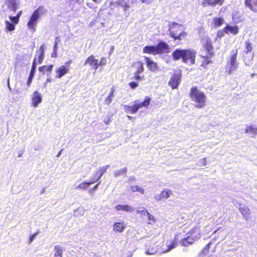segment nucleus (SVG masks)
I'll list each match as a JSON object with an SVG mask.
<instances>
[{
	"mask_svg": "<svg viewBox=\"0 0 257 257\" xmlns=\"http://www.w3.org/2000/svg\"><path fill=\"white\" fill-rule=\"evenodd\" d=\"M180 79L179 76L175 75L173 76L169 82V85L173 89L176 88L180 83Z\"/></svg>",
	"mask_w": 257,
	"mask_h": 257,
	"instance_id": "21",
	"label": "nucleus"
},
{
	"mask_svg": "<svg viewBox=\"0 0 257 257\" xmlns=\"http://www.w3.org/2000/svg\"><path fill=\"white\" fill-rule=\"evenodd\" d=\"M17 0H6L7 4L11 7L14 11H16L17 7Z\"/></svg>",
	"mask_w": 257,
	"mask_h": 257,
	"instance_id": "31",
	"label": "nucleus"
},
{
	"mask_svg": "<svg viewBox=\"0 0 257 257\" xmlns=\"http://www.w3.org/2000/svg\"><path fill=\"white\" fill-rule=\"evenodd\" d=\"M46 49V46L45 44H42L40 48L38 51L37 52V54L38 55V58H36L37 59V64H41L42 61H43V59L44 58V52L45 50Z\"/></svg>",
	"mask_w": 257,
	"mask_h": 257,
	"instance_id": "18",
	"label": "nucleus"
},
{
	"mask_svg": "<svg viewBox=\"0 0 257 257\" xmlns=\"http://www.w3.org/2000/svg\"><path fill=\"white\" fill-rule=\"evenodd\" d=\"M139 74H136V72H135L134 78L137 80H143L144 79V77L140 76Z\"/></svg>",
	"mask_w": 257,
	"mask_h": 257,
	"instance_id": "42",
	"label": "nucleus"
},
{
	"mask_svg": "<svg viewBox=\"0 0 257 257\" xmlns=\"http://www.w3.org/2000/svg\"><path fill=\"white\" fill-rule=\"evenodd\" d=\"M237 54V52L236 50L233 51L230 57V60L228 62V65L229 66V70L228 71V74H232L238 67V63L236 60Z\"/></svg>",
	"mask_w": 257,
	"mask_h": 257,
	"instance_id": "9",
	"label": "nucleus"
},
{
	"mask_svg": "<svg viewBox=\"0 0 257 257\" xmlns=\"http://www.w3.org/2000/svg\"><path fill=\"white\" fill-rule=\"evenodd\" d=\"M224 32L225 34L227 35L232 34V35H236L238 33L239 28L237 26H231L226 24V26L224 28Z\"/></svg>",
	"mask_w": 257,
	"mask_h": 257,
	"instance_id": "13",
	"label": "nucleus"
},
{
	"mask_svg": "<svg viewBox=\"0 0 257 257\" xmlns=\"http://www.w3.org/2000/svg\"><path fill=\"white\" fill-rule=\"evenodd\" d=\"M146 216L148 217V220L147 223L149 224L153 225L155 223L156 219L154 216L151 215L149 212L147 213Z\"/></svg>",
	"mask_w": 257,
	"mask_h": 257,
	"instance_id": "37",
	"label": "nucleus"
},
{
	"mask_svg": "<svg viewBox=\"0 0 257 257\" xmlns=\"http://www.w3.org/2000/svg\"><path fill=\"white\" fill-rule=\"evenodd\" d=\"M129 86L132 89H135L138 86V84L135 82H131L129 83Z\"/></svg>",
	"mask_w": 257,
	"mask_h": 257,
	"instance_id": "44",
	"label": "nucleus"
},
{
	"mask_svg": "<svg viewBox=\"0 0 257 257\" xmlns=\"http://www.w3.org/2000/svg\"><path fill=\"white\" fill-rule=\"evenodd\" d=\"M196 52L191 49H176L172 54L174 60L182 59V62L189 65L194 64Z\"/></svg>",
	"mask_w": 257,
	"mask_h": 257,
	"instance_id": "3",
	"label": "nucleus"
},
{
	"mask_svg": "<svg viewBox=\"0 0 257 257\" xmlns=\"http://www.w3.org/2000/svg\"><path fill=\"white\" fill-rule=\"evenodd\" d=\"M103 60V59H102V60H101V62H100V63H99V65H102V64H103V62H102V60Z\"/></svg>",
	"mask_w": 257,
	"mask_h": 257,
	"instance_id": "60",
	"label": "nucleus"
},
{
	"mask_svg": "<svg viewBox=\"0 0 257 257\" xmlns=\"http://www.w3.org/2000/svg\"><path fill=\"white\" fill-rule=\"evenodd\" d=\"M208 257H214V255H210V256H208Z\"/></svg>",
	"mask_w": 257,
	"mask_h": 257,
	"instance_id": "63",
	"label": "nucleus"
},
{
	"mask_svg": "<svg viewBox=\"0 0 257 257\" xmlns=\"http://www.w3.org/2000/svg\"><path fill=\"white\" fill-rule=\"evenodd\" d=\"M41 149H42V148L41 147H40L39 148L35 147V150H40Z\"/></svg>",
	"mask_w": 257,
	"mask_h": 257,
	"instance_id": "58",
	"label": "nucleus"
},
{
	"mask_svg": "<svg viewBox=\"0 0 257 257\" xmlns=\"http://www.w3.org/2000/svg\"><path fill=\"white\" fill-rule=\"evenodd\" d=\"M97 0H93V1L94 2H97Z\"/></svg>",
	"mask_w": 257,
	"mask_h": 257,
	"instance_id": "64",
	"label": "nucleus"
},
{
	"mask_svg": "<svg viewBox=\"0 0 257 257\" xmlns=\"http://www.w3.org/2000/svg\"><path fill=\"white\" fill-rule=\"evenodd\" d=\"M109 165H106L105 166H102L99 168V169L96 171L94 176L92 177V178L95 182L98 181L100 179L102 175L106 172V171L109 168Z\"/></svg>",
	"mask_w": 257,
	"mask_h": 257,
	"instance_id": "14",
	"label": "nucleus"
},
{
	"mask_svg": "<svg viewBox=\"0 0 257 257\" xmlns=\"http://www.w3.org/2000/svg\"><path fill=\"white\" fill-rule=\"evenodd\" d=\"M224 0H204L202 3L203 7L212 6L215 7L216 5L221 6L224 3Z\"/></svg>",
	"mask_w": 257,
	"mask_h": 257,
	"instance_id": "17",
	"label": "nucleus"
},
{
	"mask_svg": "<svg viewBox=\"0 0 257 257\" xmlns=\"http://www.w3.org/2000/svg\"><path fill=\"white\" fill-rule=\"evenodd\" d=\"M87 64H88L91 69L95 70L94 72L95 73L99 66L98 60L95 59L93 55H91L86 60L84 65H86Z\"/></svg>",
	"mask_w": 257,
	"mask_h": 257,
	"instance_id": "12",
	"label": "nucleus"
},
{
	"mask_svg": "<svg viewBox=\"0 0 257 257\" xmlns=\"http://www.w3.org/2000/svg\"><path fill=\"white\" fill-rule=\"evenodd\" d=\"M42 9L39 8L34 12L27 24V26L29 29H32L33 31L36 30L38 21L42 14Z\"/></svg>",
	"mask_w": 257,
	"mask_h": 257,
	"instance_id": "8",
	"label": "nucleus"
},
{
	"mask_svg": "<svg viewBox=\"0 0 257 257\" xmlns=\"http://www.w3.org/2000/svg\"><path fill=\"white\" fill-rule=\"evenodd\" d=\"M224 28L222 30H219L217 33V36L218 38H221L224 36Z\"/></svg>",
	"mask_w": 257,
	"mask_h": 257,
	"instance_id": "45",
	"label": "nucleus"
},
{
	"mask_svg": "<svg viewBox=\"0 0 257 257\" xmlns=\"http://www.w3.org/2000/svg\"><path fill=\"white\" fill-rule=\"evenodd\" d=\"M131 190L132 192H138L141 194H144L145 193V189L143 187L138 185L131 186Z\"/></svg>",
	"mask_w": 257,
	"mask_h": 257,
	"instance_id": "29",
	"label": "nucleus"
},
{
	"mask_svg": "<svg viewBox=\"0 0 257 257\" xmlns=\"http://www.w3.org/2000/svg\"><path fill=\"white\" fill-rule=\"evenodd\" d=\"M125 228V225L123 222H115L113 224V229L115 232H121Z\"/></svg>",
	"mask_w": 257,
	"mask_h": 257,
	"instance_id": "24",
	"label": "nucleus"
},
{
	"mask_svg": "<svg viewBox=\"0 0 257 257\" xmlns=\"http://www.w3.org/2000/svg\"><path fill=\"white\" fill-rule=\"evenodd\" d=\"M147 67L152 71H155L158 69V66L156 63L150 60L149 57H145Z\"/></svg>",
	"mask_w": 257,
	"mask_h": 257,
	"instance_id": "20",
	"label": "nucleus"
},
{
	"mask_svg": "<svg viewBox=\"0 0 257 257\" xmlns=\"http://www.w3.org/2000/svg\"><path fill=\"white\" fill-rule=\"evenodd\" d=\"M169 31L171 36L174 40H182L187 35L186 33L184 31V27L177 23H173L169 27Z\"/></svg>",
	"mask_w": 257,
	"mask_h": 257,
	"instance_id": "6",
	"label": "nucleus"
},
{
	"mask_svg": "<svg viewBox=\"0 0 257 257\" xmlns=\"http://www.w3.org/2000/svg\"><path fill=\"white\" fill-rule=\"evenodd\" d=\"M202 60H201V66L205 67L211 62L210 56L202 57Z\"/></svg>",
	"mask_w": 257,
	"mask_h": 257,
	"instance_id": "30",
	"label": "nucleus"
},
{
	"mask_svg": "<svg viewBox=\"0 0 257 257\" xmlns=\"http://www.w3.org/2000/svg\"><path fill=\"white\" fill-rule=\"evenodd\" d=\"M5 27L6 29L9 31H12L15 29V25L17 24H14L11 22L10 20H6L5 22Z\"/></svg>",
	"mask_w": 257,
	"mask_h": 257,
	"instance_id": "27",
	"label": "nucleus"
},
{
	"mask_svg": "<svg viewBox=\"0 0 257 257\" xmlns=\"http://www.w3.org/2000/svg\"><path fill=\"white\" fill-rule=\"evenodd\" d=\"M103 121L106 124H108L110 121V119L109 118H104Z\"/></svg>",
	"mask_w": 257,
	"mask_h": 257,
	"instance_id": "53",
	"label": "nucleus"
},
{
	"mask_svg": "<svg viewBox=\"0 0 257 257\" xmlns=\"http://www.w3.org/2000/svg\"><path fill=\"white\" fill-rule=\"evenodd\" d=\"M38 234V233H35L33 234H32L30 237V239H29V241H30V242H32L34 238H35L36 236Z\"/></svg>",
	"mask_w": 257,
	"mask_h": 257,
	"instance_id": "47",
	"label": "nucleus"
},
{
	"mask_svg": "<svg viewBox=\"0 0 257 257\" xmlns=\"http://www.w3.org/2000/svg\"><path fill=\"white\" fill-rule=\"evenodd\" d=\"M113 49H114V47H113V46H111V51H113Z\"/></svg>",
	"mask_w": 257,
	"mask_h": 257,
	"instance_id": "61",
	"label": "nucleus"
},
{
	"mask_svg": "<svg viewBox=\"0 0 257 257\" xmlns=\"http://www.w3.org/2000/svg\"><path fill=\"white\" fill-rule=\"evenodd\" d=\"M99 184L96 185L93 188H92L90 190V192H94L98 188V186Z\"/></svg>",
	"mask_w": 257,
	"mask_h": 257,
	"instance_id": "50",
	"label": "nucleus"
},
{
	"mask_svg": "<svg viewBox=\"0 0 257 257\" xmlns=\"http://www.w3.org/2000/svg\"><path fill=\"white\" fill-rule=\"evenodd\" d=\"M95 183L94 180L91 177L90 181L89 182H84L80 183L79 185L75 187V189H79L82 190H86L90 185L94 184Z\"/></svg>",
	"mask_w": 257,
	"mask_h": 257,
	"instance_id": "23",
	"label": "nucleus"
},
{
	"mask_svg": "<svg viewBox=\"0 0 257 257\" xmlns=\"http://www.w3.org/2000/svg\"><path fill=\"white\" fill-rule=\"evenodd\" d=\"M51 78H49L47 79V82H51Z\"/></svg>",
	"mask_w": 257,
	"mask_h": 257,
	"instance_id": "59",
	"label": "nucleus"
},
{
	"mask_svg": "<svg viewBox=\"0 0 257 257\" xmlns=\"http://www.w3.org/2000/svg\"><path fill=\"white\" fill-rule=\"evenodd\" d=\"M199 165L200 166H205L206 165V159L205 158L201 159L199 161Z\"/></svg>",
	"mask_w": 257,
	"mask_h": 257,
	"instance_id": "41",
	"label": "nucleus"
},
{
	"mask_svg": "<svg viewBox=\"0 0 257 257\" xmlns=\"http://www.w3.org/2000/svg\"><path fill=\"white\" fill-rule=\"evenodd\" d=\"M186 235L185 237L184 233H178L176 235L173 240L175 242L176 247L178 242L183 246H187L199 240L201 237L200 223L196 222H192Z\"/></svg>",
	"mask_w": 257,
	"mask_h": 257,
	"instance_id": "1",
	"label": "nucleus"
},
{
	"mask_svg": "<svg viewBox=\"0 0 257 257\" xmlns=\"http://www.w3.org/2000/svg\"><path fill=\"white\" fill-rule=\"evenodd\" d=\"M245 51L246 53H248L251 51L252 46L249 41H246L245 42Z\"/></svg>",
	"mask_w": 257,
	"mask_h": 257,
	"instance_id": "40",
	"label": "nucleus"
},
{
	"mask_svg": "<svg viewBox=\"0 0 257 257\" xmlns=\"http://www.w3.org/2000/svg\"><path fill=\"white\" fill-rule=\"evenodd\" d=\"M57 51H53V53L52 54V57L56 58L57 57Z\"/></svg>",
	"mask_w": 257,
	"mask_h": 257,
	"instance_id": "54",
	"label": "nucleus"
},
{
	"mask_svg": "<svg viewBox=\"0 0 257 257\" xmlns=\"http://www.w3.org/2000/svg\"><path fill=\"white\" fill-rule=\"evenodd\" d=\"M135 67L136 68L137 70L136 71V74H140L144 71V68L143 64L141 61H138L135 63Z\"/></svg>",
	"mask_w": 257,
	"mask_h": 257,
	"instance_id": "28",
	"label": "nucleus"
},
{
	"mask_svg": "<svg viewBox=\"0 0 257 257\" xmlns=\"http://www.w3.org/2000/svg\"><path fill=\"white\" fill-rule=\"evenodd\" d=\"M53 67V65H48V66H44L39 67V70L40 72H44L45 71H48V72H51V71L52 70Z\"/></svg>",
	"mask_w": 257,
	"mask_h": 257,
	"instance_id": "34",
	"label": "nucleus"
},
{
	"mask_svg": "<svg viewBox=\"0 0 257 257\" xmlns=\"http://www.w3.org/2000/svg\"><path fill=\"white\" fill-rule=\"evenodd\" d=\"M128 118H129V119H131V118H132V116H128Z\"/></svg>",
	"mask_w": 257,
	"mask_h": 257,
	"instance_id": "62",
	"label": "nucleus"
},
{
	"mask_svg": "<svg viewBox=\"0 0 257 257\" xmlns=\"http://www.w3.org/2000/svg\"><path fill=\"white\" fill-rule=\"evenodd\" d=\"M58 43H54V45L53 46V51H57L58 50Z\"/></svg>",
	"mask_w": 257,
	"mask_h": 257,
	"instance_id": "51",
	"label": "nucleus"
},
{
	"mask_svg": "<svg viewBox=\"0 0 257 257\" xmlns=\"http://www.w3.org/2000/svg\"><path fill=\"white\" fill-rule=\"evenodd\" d=\"M22 11H20L19 12L17 16L16 17H12V16H10L9 17V19H10V20L13 23H14V24H18L19 23V19L22 15Z\"/></svg>",
	"mask_w": 257,
	"mask_h": 257,
	"instance_id": "32",
	"label": "nucleus"
},
{
	"mask_svg": "<svg viewBox=\"0 0 257 257\" xmlns=\"http://www.w3.org/2000/svg\"><path fill=\"white\" fill-rule=\"evenodd\" d=\"M126 172V169L123 168L114 172V176L118 177L120 175H125Z\"/></svg>",
	"mask_w": 257,
	"mask_h": 257,
	"instance_id": "39",
	"label": "nucleus"
},
{
	"mask_svg": "<svg viewBox=\"0 0 257 257\" xmlns=\"http://www.w3.org/2000/svg\"><path fill=\"white\" fill-rule=\"evenodd\" d=\"M142 2L147 4H151L152 2V0H141Z\"/></svg>",
	"mask_w": 257,
	"mask_h": 257,
	"instance_id": "52",
	"label": "nucleus"
},
{
	"mask_svg": "<svg viewBox=\"0 0 257 257\" xmlns=\"http://www.w3.org/2000/svg\"><path fill=\"white\" fill-rule=\"evenodd\" d=\"M207 44L206 47L208 51L212 49L211 41L208 39H206Z\"/></svg>",
	"mask_w": 257,
	"mask_h": 257,
	"instance_id": "43",
	"label": "nucleus"
},
{
	"mask_svg": "<svg viewBox=\"0 0 257 257\" xmlns=\"http://www.w3.org/2000/svg\"><path fill=\"white\" fill-rule=\"evenodd\" d=\"M151 99L149 97H146L143 102L139 103L138 100L135 101V104L131 105H124V110L126 112L135 114L137 113L139 109L142 107H147L150 104Z\"/></svg>",
	"mask_w": 257,
	"mask_h": 257,
	"instance_id": "7",
	"label": "nucleus"
},
{
	"mask_svg": "<svg viewBox=\"0 0 257 257\" xmlns=\"http://www.w3.org/2000/svg\"><path fill=\"white\" fill-rule=\"evenodd\" d=\"M136 211L137 213L140 214L142 217L146 216L147 215V213H148V212L144 207L139 208Z\"/></svg>",
	"mask_w": 257,
	"mask_h": 257,
	"instance_id": "36",
	"label": "nucleus"
},
{
	"mask_svg": "<svg viewBox=\"0 0 257 257\" xmlns=\"http://www.w3.org/2000/svg\"><path fill=\"white\" fill-rule=\"evenodd\" d=\"M170 51V47L164 42H161L156 46H146L143 48L144 53L153 55L168 53Z\"/></svg>",
	"mask_w": 257,
	"mask_h": 257,
	"instance_id": "5",
	"label": "nucleus"
},
{
	"mask_svg": "<svg viewBox=\"0 0 257 257\" xmlns=\"http://www.w3.org/2000/svg\"><path fill=\"white\" fill-rule=\"evenodd\" d=\"M245 133L250 134L252 136L257 135V127L254 125H247L246 127Z\"/></svg>",
	"mask_w": 257,
	"mask_h": 257,
	"instance_id": "26",
	"label": "nucleus"
},
{
	"mask_svg": "<svg viewBox=\"0 0 257 257\" xmlns=\"http://www.w3.org/2000/svg\"><path fill=\"white\" fill-rule=\"evenodd\" d=\"M172 195V192L168 189H166L163 190L160 194L157 195L155 196V198L157 200H161L162 199H166Z\"/></svg>",
	"mask_w": 257,
	"mask_h": 257,
	"instance_id": "15",
	"label": "nucleus"
},
{
	"mask_svg": "<svg viewBox=\"0 0 257 257\" xmlns=\"http://www.w3.org/2000/svg\"><path fill=\"white\" fill-rule=\"evenodd\" d=\"M55 252L54 254L55 257H62L63 251L62 249L59 246L55 247Z\"/></svg>",
	"mask_w": 257,
	"mask_h": 257,
	"instance_id": "38",
	"label": "nucleus"
},
{
	"mask_svg": "<svg viewBox=\"0 0 257 257\" xmlns=\"http://www.w3.org/2000/svg\"><path fill=\"white\" fill-rule=\"evenodd\" d=\"M8 88H9V90H10V91H11V90H12V88H11V86H10V79H9V78L8 79Z\"/></svg>",
	"mask_w": 257,
	"mask_h": 257,
	"instance_id": "55",
	"label": "nucleus"
},
{
	"mask_svg": "<svg viewBox=\"0 0 257 257\" xmlns=\"http://www.w3.org/2000/svg\"><path fill=\"white\" fill-rule=\"evenodd\" d=\"M155 242V239L153 238L145 244V253L146 254L154 255L157 253H164L176 247L175 242H174L173 240H167L166 241V245L167 248L165 247L164 245L159 247L158 245L155 244H153L152 246H149V244L151 243L152 245Z\"/></svg>",
	"mask_w": 257,
	"mask_h": 257,
	"instance_id": "2",
	"label": "nucleus"
},
{
	"mask_svg": "<svg viewBox=\"0 0 257 257\" xmlns=\"http://www.w3.org/2000/svg\"><path fill=\"white\" fill-rule=\"evenodd\" d=\"M60 41V40L59 38L58 37H57L56 38L54 43H58V44Z\"/></svg>",
	"mask_w": 257,
	"mask_h": 257,
	"instance_id": "56",
	"label": "nucleus"
},
{
	"mask_svg": "<svg viewBox=\"0 0 257 257\" xmlns=\"http://www.w3.org/2000/svg\"><path fill=\"white\" fill-rule=\"evenodd\" d=\"M245 5L250 10H252L253 5H257V0H245Z\"/></svg>",
	"mask_w": 257,
	"mask_h": 257,
	"instance_id": "35",
	"label": "nucleus"
},
{
	"mask_svg": "<svg viewBox=\"0 0 257 257\" xmlns=\"http://www.w3.org/2000/svg\"><path fill=\"white\" fill-rule=\"evenodd\" d=\"M190 97L195 107L201 108L205 107L206 103V96L196 87H193L190 93Z\"/></svg>",
	"mask_w": 257,
	"mask_h": 257,
	"instance_id": "4",
	"label": "nucleus"
},
{
	"mask_svg": "<svg viewBox=\"0 0 257 257\" xmlns=\"http://www.w3.org/2000/svg\"><path fill=\"white\" fill-rule=\"evenodd\" d=\"M239 211L242 215L243 218L247 220L249 217V215L250 214V210L248 207L245 206H240L239 207Z\"/></svg>",
	"mask_w": 257,
	"mask_h": 257,
	"instance_id": "25",
	"label": "nucleus"
},
{
	"mask_svg": "<svg viewBox=\"0 0 257 257\" xmlns=\"http://www.w3.org/2000/svg\"><path fill=\"white\" fill-rule=\"evenodd\" d=\"M36 61H37V59L35 58L34 60L33 64H32L31 70V72H30V75H29V78L28 79L27 82V85L28 86H29L31 85V83H32L33 78L34 76L35 72L36 70V67H37Z\"/></svg>",
	"mask_w": 257,
	"mask_h": 257,
	"instance_id": "19",
	"label": "nucleus"
},
{
	"mask_svg": "<svg viewBox=\"0 0 257 257\" xmlns=\"http://www.w3.org/2000/svg\"><path fill=\"white\" fill-rule=\"evenodd\" d=\"M118 4V5L123 8L124 11H126L130 8V5L125 0H119Z\"/></svg>",
	"mask_w": 257,
	"mask_h": 257,
	"instance_id": "33",
	"label": "nucleus"
},
{
	"mask_svg": "<svg viewBox=\"0 0 257 257\" xmlns=\"http://www.w3.org/2000/svg\"><path fill=\"white\" fill-rule=\"evenodd\" d=\"M32 105L37 107L42 101L41 94L38 91H35L31 95Z\"/></svg>",
	"mask_w": 257,
	"mask_h": 257,
	"instance_id": "11",
	"label": "nucleus"
},
{
	"mask_svg": "<svg viewBox=\"0 0 257 257\" xmlns=\"http://www.w3.org/2000/svg\"><path fill=\"white\" fill-rule=\"evenodd\" d=\"M71 63V61L65 63L64 65H62L56 70V76L55 77L57 78H61L65 75L68 73L70 70L69 65Z\"/></svg>",
	"mask_w": 257,
	"mask_h": 257,
	"instance_id": "10",
	"label": "nucleus"
},
{
	"mask_svg": "<svg viewBox=\"0 0 257 257\" xmlns=\"http://www.w3.org/2000/svg\"><path fill=\"white\" fill-rule=\"evenodd\" d=\"M211 244V242H209V243H208L206 245V246L205 247V248L203 249V252L205 251H207V250L209 249V248L210 247V245Z\"/></svg>",
	"mask_w": 257,
	"mask_h": 257,
	"instance_id": "49",
	"label": "nucleus"
},
{
	"mask_svg": "<svg viewBox=\"0 0 257 257\" xmlns=\"http://www.w3.org/2000/svg\"><path fill=\"white\" fill-rule=\"evenodd\" d=\"M61 152H62V150H61V151L58 153V154L57 155V157H59L61 155Z\"/></svg>",
	"mask_w": 257,
	"mask_h": 257,
	"instance_id": "57",
	"label": "nucleus"
},
{
	"mask_svg": "<svg viewBox=\"0 0 257 257\" xmlns=\"http://www.w3.org/2000/svg\"><path fill=\"white\" fill-rule=\"evenodd\" d=\"M225 23L223 18L221 17H214L212 18L211 22V25L212 27L216 28L220 27Z\"/></svg>",
	"mask_w": 257,
	"mask_h": 257,
	"instance_id": "16",
	"label": "nucleus"
},
{
	"mask_svg": "<svg viewBox=\"0 0 257 257\" xmlns=\"http://www.w3.org/2000/svg\"><path fill=\"white\" fill-rule=\"evenodd\" d=\"M115 209L117 211H125V212H127L134 210V208L131 205H130L128 204H125V205L119 204V205H116L115 207Z\"/></svg>",
	"mask_w": 257,
	"mask_h": 257,
	"instance_id": "22",
	"label": "nucleus"
},
{
	"mask_svg": "<svg viewBox=\"0 0 257 257\" xmlns=\"http://www.w3.org/2000/svg\"><path fill=\"white\" fill-rule=\"evenodd\" d=\"M114 92H115V90L113 88H111L110 92L109 95H108V96L111 97L112 98H113V94H114Z\"/></svg>",
	"mask_w": 257,
	"mask_h": 257,
	"instance_id": "48",
	"label": "nucleus"
},
{
	"mask_svg": "<svg viewBox=\"0 0 257 257\" xmlns=\"http://www.w3.org/2000/svg\"><path fill=\"white\" fill-rule=\"evenodd\" d=\"M113 98L110 97H108L105 99V103L107 105H109L112 101Z\"/></svg>",
	"mask_w": 257,
	"mask_h": 257,
	"instance_id": "46",
	"label": "nucleus"
}]
</instances>
